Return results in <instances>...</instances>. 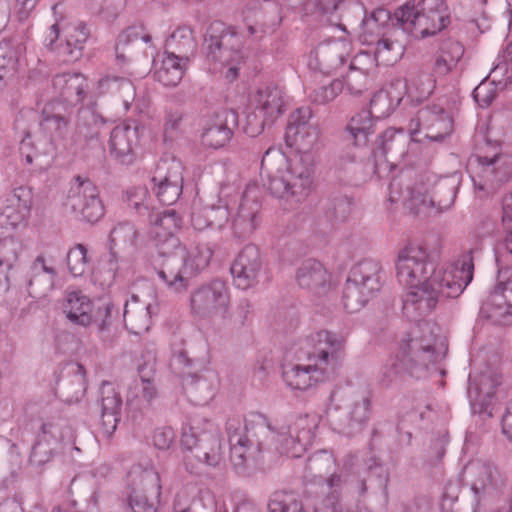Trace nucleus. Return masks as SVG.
<instances>
[{
  "instance_id": "1",
  "label": "nucleus",
  "mask_w": 512,
  "mask_h": 512,
  "mask_svg": "<svg viewBox=\"0 0 512 512\" xmlns=\"http://www.w3.org/2000/svg\"><path fill=\"white\" fill-rule=\"evenodd\" d=\"M318 424L315 417H298L288 427L275 431L266 417L251 412L242 421L238 417L229 418L226 431L230 443V461L236 473L249 476L256 468L263 451L271 448L270 439L275 442V450L292 458L300 457L311 444Z\"/></svg>"
},
{
  "instance_id": "2",
  "label": "nucleus",
  "mask_w": 512,
  "mask_h": 512,
  "mask_svg": "<svg viewBox=\"0 0 512 512\" xmlns=\"http://www.w3.org/2000/svg\"><path fill=\"white\" fill-rule=\"evenodd\" d=\"M480 250L478 244L459 256L446 273H437L430 281L409 286L403 299V313L419 321L428 316L442 299L457 298L473 279V253Z\"/></svg>"
},
{
  "instance_id": "3",
  "label": "nucleus",
  "mask_w": 512,
  "mask_h": 512,
  "mask_svg": "<svg viewBox=\"0 0 512 512\" xmlns=\"http://www.w3.org/2000/svg\"><path fill=\"white\" fill-rule=\"evenodd\" d=\"M315 163L312 153L287 160L280 149L270 147L264 153L260 176L263 186L276 198L291 206L303 202L314 181Z\"/></svg>"
},
{
  "instance_id": "4",
  "label": "nucleus",
  "mask_w": 512,
  "mask_h": 512,
  "mask_svg": "<svg viewBox=\"0 0 512 512\" xmlns=\"http://www.w3.org/2000/svg\"><path fill=\"white\" fill-rule=\"evenodd\" d=\"M438 341L429 323L418 325L402 339L397 355L381 368L380 383L388 387L403 373L415 378L425 377L429 368L444 356Z\"/></svg>"
},
{
  "instance_id": "5",
  "label": "nucleus",
  "mask_w": 512,
  "mask_h": 512,
  "mask_svg": "<svg viewBox=\"0 0 512 512\" xmlns=\"http://www.w3.org/2000/svg\"><path fill=\"white\" fill-rule=\"evenodd\" d=\"M371 413L370 392L362 388L348 387L336 390L331 395L328 415L338 432L347 436L360 433Z\"/></svg>"
},
{
  "instance_id": "6",
  "label": "nucleus",
  "mask_w": 512,
  "mask_h": 512,
  "mask_svg": "<svg viewBox=\"0 0 512 512\" xmlns=\"http://www.w3.org/2000/svg\"><path fill=\"white\" fill-rule=\"evenodd\" d=\"M394 18L402 32L416 38L434 36L451 22L450 13L444 0H420L398 8Z\"/></svg>"
},
{
  "instance_id": "7",
  "label": "nucleus",
  "mask_w": 512,
  "mask_h": 512,
  "mask_svg": "<svg viewBox=\"0 0 512 512\" xmlns=\"http://www.w3.org/2000/svg\"><path fill=\"white\" fill-rule=\"evenodd\" d=\"M243 37L233 28L216 22L210 25L204 42L206 56L221 67L227 68L225 77L233 81L238 77L240 64L243 63Z\"/></svg>"
},
{
  "instance_id": "8",
  "label": "nucleus",
  "mask_w": 512,
  "mask_h": 512,
  "mask_svg": "<svg viewBox=\"0 0 512 512\" xmlns=\"http://www.w3.org/2000/svg\"><path fill=\"white\" fill-rule=\"evenodd\" d=\"M381 265L365 259L354 265L343 289V306L349 313L361 310L381 288Z\"/></svg>"
},
{
  "instance_id": "9",
  "label": "nucleus",
  "mask_w": 512,
  "mask_h": 512,
  "mask_svg": "<svg viewBox=\"0 0 512 512\" xmlns=\"http://www.w3.org/2000/svg\"><path fill=\"white\" fill-rule=\"evenodd\" d=\"M181 443L194 458L216 467L223 459L221 441L215 425L202 417H193L182 431Z\"/></svg>"
},
{
  "instance_id": "10",
  "label": "nucleus",
  "mask_w": 512,
  "mask_h": 512,
  "mask_svg": "<svg viewBox=\"0 0 512 512\" xmlns=\"http://www.w3.org/2000/svg\"><path fill=\"white\" fill-rule=\"evenodd\" d=\"M152 266L168 290L180 293L188 288L191 274L186 265V248L181 242L172 239L168 246L157 249Z\"/></svg>"
},
{
  "instance_id": "11",
  "label": "nucleus",
  "mask_w": 512,
  "mask_h": 512,
  "mask_svg": "<svg viewBox=\"0 0 512 512\" xmlns=\"http://www.w3.org/2000/svg\"><path fill=\"white\" fill-rule=\"evenodd\" d=\"M398 281L406 286L430 281L437 273H446L438 269L436 261L423 246L409 245L399 251L395 263Z\"/></svg>"
},
{
  "instance_id": "12",
  "label": "nucleus",
  "mask_w": 512,
  "mask_h": 512,
  "mask_svg": "<svg viewBox=\"0 0 512 512\" xmlns=\"http://www.w3.org/2000/svg\"><path fill=\"white\" fill-rule=\"evenodd\" d=\"M64 206L76 218L88 223L99 221L105 214L98 187L80 175L71 180Z\"/></svg>"
},
{
  "instance_id": "13",
  "label": "nucleus",
  "mask_w": 512,
  "mask_h": 512,
  "mask_svg": "<svg viewBox=\"0 0 512 512\" xmlns=\"http://www.w3.org/2000/svg\"><path fill=\"white\" fill-rule=\"evenodd\" d=\"M411 135L423 133L431 141L440 142L453 131V119L443 107L432 104L420 108L408 124Z\"/></svg>"
},
{
  "instance_id": "14",
  "label": "nucleus",
  "mask_w": 512,
  "mask_h": 512,
  "mask_svg": "<svg viewBox=\"0 0 512 512\" xmlns=\"http://www.w3.org/2000/svg\"><path fill=\"white\" fill-rule=\"evenodd\" d=\"M345 346L346 338L342 334L321 330L315 334L314 351L308 355L331 378L344 362Z\"/></svg>"
},
{
  "instance_id": "15",
  "label": "nucleus",
  "mask_w": 512,
  "mask_h": 512,
  "mask_svg": "<svg viewBox=\"0 0 512 512\" xmlns=\"http://www.w3.org/2000/svg\"><path fill=\"white\" fill-rule=\"evenodd\" d=\"M229 303V288L224 281L219 279L195 289L190 296L192 312L201 317L225 313Z\"/></svg>"
},
{
  "instance_id": "16",
  "label": "nucleus",
  "mask_w": 512,
  "mask_h": 512,
  "mask_svg": "<svg viewBox=\"0 0 512 512\" xmlns=\"http://www.w3.org/2000/svg\"><path fill=\"white\" fill-rule=\"evenodd\" d=\"M70 122L71 112L59 100H53L44 105L39 125L42 132L50 140L45 154L52 155L57 148L58 142L65 139Z\"/></svg>"
},
{
  "instance_id": "17",
  "label": "nucleus",
  "mask_w": 512,
  "mask_h": 512,
  "mask_svg": "<svg viewBox=\"0 0 512 512\" xmlns=\"http://www.w3.org/2000/svg\"><path fill=\"white\" fill-rule=\"evenodd\" d=\"M410 132L405 133L403 129L389 128L381 136V141L374 152L375 157L378 153L383 156L387 162V165L383 168H392L403 162L409 154V148L411 144ZM382 166L375 164V173L381 175Z\"/></svg>"
},
{
  "instance_id": "18",
  "label": "nucleus",
  "mask_w": 512,
  "mask_h": 512,
  "mask_svg": "<svg viewBox=\"0 0 512 512\" xmlns=\"http://www.w3.org/2000/svg\"><path fill=\"white\" fill-rule=\"evenodd\" d=\"M351 52L352 44L347 38L328 39L316 47L310 65L323 74H330L347 61Z\"/></svg>"
},
{
  "instance_id": "19",
  "label": "nucleus",
  "mask_w": 512,
  "mask_h": 512,
  "mask_svg": "<svg viewBox=\"0 0 512 512\" xmlns=\"http://www.w3.org/2000/svg\"><path fill=\"white\" fill-rule=\"evenodd\" d=\"M263 264L259 248L254 244L246 245L231 265L235 285L243 290L254 286L258 282Z\"/></svg>"
},
{
  "instance_id": "20",
  "label": "nucleus",
  "mask_w": 512,
  "mask_h": 512,
  "mask_svg": "<svg viewBox=\"0 0 512 512\" xmlns=\"http://www.w3.org/2000/svg\"><path fill=\"white\" fill-rule=\"evenodd\" d=\"M252 104L256 112L263 117L251 131L252 135L260 133L264 125L271 124L278 116L284 112V94L277 86H265L259 88L252 96Z\"/></svg>"
},
{
  "instance_id": "21",
  "label": "nucleus",
  "mask_w": 512,
  "mask_h": 512,
  "mask_svg": "<svg viewBox=\"0 0 512 512\" xmlns=\"http://www.w3.org/2000/svg\"><path fill=\"white\" fill-rule=\"evenodd\" d=\"M481 313L496 324H507L512 317V280L500 282L481 307Z\"/></svg>"
},
{
  "instance_id": "22",
  "label": "nucleus",
  "mask_w": 512,
  "mask_h": 512,
  "mask_svg": "<svg viewBox=\"0 0 512 512\" xmlns=\"http://www.w3.org/2000/svg\"><path fill=\"white\" fill-rule=\"evenodd\" d=\"M298 286L315 296L327 294L331 286L330 274L324 265L315 260L307 259L296 271Z\"/></svg>"
},
{
  "instance_id": "23",
  "label": "nucleus",
  "mask_w": 512,
  "mask_h": 512,
  "mask_svg": "<svg viewBox=\"0 0 512 512\" xmlns=\"http://www.w3.org/2000/svg\"><path fill=\"white\" fill-rule=\"evenodd\" d=\"M282 378L294 390H307L317 382L330 376L320 370V366L308 355L306 364H289L283 367Z\"/></svg>"
},
{
  "instance_id": "24",
  "label": "nucleus",
  "mask_w": 512,
  "mask_h": 512,
  "mask_svg": "<svg viewBox=\"0 0 512 512\" xmlns=\"http://www.w3.org/2000/svg\"><path fill=\"white\" fill-rule=\"evenodd\" d=\"M255 192V188L248 187L245 190L232 220L234 234L239 238L249 237L257 228V215L261 205Z\"/></svg>"
},
{
  "instance_id": "25",
  "label": "nucleus",
  "mask_w": 512,
  "mask_h": 512,
  "mask_svg": "<svg viewBox=\"0 0 512 512\" xmlns=\"http://www.w3.org/2000/svg\"><path fill=\"white\" fill-rule=\"evenodd\" d=\"M149 222L150 233L155 241L156 249L168 246L172 239L180 242L175 234L181 228L182 218L174 209L152 212L149 215Z\"/></svg>"
},
{
  "instance_id": "26",
  "label": "nucleus",
  "mask_w": 512,
  "mask_h": 512,
  "mask_svg": "<svg viewBox=\"0 0 512 512\" xmlns=\"http://www.w3.org/2000/svg\"><path fill=\"white\" fill-rule=\"evenodd\" d=\"M138 142V129L129 124L117 125L110 135V154L119 163L130 165L135 160V147Z\"/></svg>"
},
{
  "instance_id": "27",
  "label": "nucleus",
  "mask_w": 512,
  "mask_h": 512,
  "mask_svg": "<svg viewBox=\"0 0 512 512\" xmlns=\"http://www.w3.org/2000/svg\"><path fill=\"white\" fill-rule=\"evenodd\" d=\"M55 95L68 105H77L86 98L88 83L86 77L78 72H65L52 78Z\"/></svg>"
},
{
  "instance_id": "28",
  "label": "nucleus",
  "mask_w": 512,
  "mask_h": 512,
  "mask_svg": "<svg viewBox=\"0 0 512 512\" xmlns=\"http://www.w3.org/2000/svg\"><path fill=\"white\" fill-rule=\"evenodd\" d=\"M56 277L57 271L55 268L47 264L43 255L37 256L29 269L28 294L35 299L45 297L54 288Z\"/></svg>"
},
{
  "instance_id": "29",
  "label": "nucleus",
  "mask_w": 512,
  "mask_h": 512,
  "mask_svg": "<svg viewBox=\"0 0 512 512\" xmlns=\"http://www.w3.org/2000/svg\"><path fill=\"white\" fill-rule=\"evenodd\" d=\"M142 490L134 489L129 495V507L132 512H157L155 503L148 500V495L158 499L161 494L159 474L155 471H144L140 476Z\"/></svg>"
},
{
  "instance_id": "30",
  "label": "nucleus",
  "mask_w": 512,
  "mask_h": 512,
  "mask_svg": "<svg viewBox=\"0 0 512 512\" xmlns=\"http://www.w3.org/2000/svg\"><path fill=\"white\" fill-rule=\"evenodd\" d=\"M101 424L104 432L110 436L117 428L121 417L122 398L115 387L104 382L100 389Z\"/></svg>"
},
{
  "instance_id": "31",
  "label": "nucleus",
  "mask_w": 512,
  "mask_h": 512,
  "mask_svg": "<svg viewBox=\"0 0 512 512\" xmlns=\"http://www.w3.org/2000/svg\"><path fill=\"white\" fill-rule=\"evenodd\" d=\"M63 312L72 324L87 327L92 323L93 303L82 292L73 291L67 294Z\"/></svg>"
},
{
  "instance_id": "32",
  "label": "nucleus",
  "mask_w": 512,
  "mask_h": 512,
  "mask_svg": "<svg viewBox=\"0 0 512 512\" xmlns=\"http://www.w3.org/2000/svg\"><path fill=\"white\" fill-rule=\"evenodd\" d=\"M464 52L462 43L451 38L445 39L436 54L433 72L439 76H445L456 70Z\"/></svg>"
},
{
  "instance_id": "33",
  "label": "nucleus",
  "mask_w": 512,
  "mask_h": 512,
  "mask_svg": "<svg viewBox=\"0 0 512 512\" xmlns=\"http://www.w3.org/2000/svg\"><path fill=\"white\" fill-rule=\"evenodd\" d=\"M501 157L498 154L492 157L478 156L479 182L473 178L475 187L484 190L487 186H494L508 180V170L500 166Z\"/></svg>"
},
{
  "instance_id": "34",
  "label": "nucleus",
  "mask_w": 512,
  "mask_h": 512,
  "mask_svg": "<svg viewBox=\"0 0 512 512\" xmlns=\"http://www.w3.org/2000/svg\"><path fill=\"white\" fill-rule=\"evenodd\" d=\"M324 482L328 492L323 498L321 505L316 507L314 512H344L341 503V494L344 485L348 481V474L344 469L326 475Z\"/></svg>"
},
{
  "instance_id": "35",
  "label": "nucleus",
  "mask_w": 512,
  "mask_h": 512,
  "mask_svg": "<svg viewBox=\"0 0 512 512\" xmlns=\"http://www.w3.org/2000/svg\"><path fill=\"white\" fill-rule=\"evenodd\" d=\"M151 305L140 302L139 297L132 295L124 307V323L133 334H141L148 330L151 319Z\"/></svg>"
},
{
  "instance_id": "36",
  "label": "nucleus",
  "mask_w": 512,
  "mask_h": 512,
  "mask_svg": "<svg viewBox=\"0 0 512 512\" xmlns=\"http://www.w3.org/2000/svg\"><path fill=\"white\" fill-rule=\"evenodd\" d=\"M98 89L101 94L110 95L115 101L128 110L135 99V88L133 83L124 77L106 76L99 80Z\"/></svg>"
},
{
  "instance_id": "37",
  "label": "nucleus",
  "mask_w": 512,
  "mask_h": 512,
  "mask_svg": "<svg viewBox=\"0 0 512 512\" xmlns=\"http://www.w3.org/2000/svg\"><path fill=\"white\" fill-rule=\"evenodd\" d=\"M374 133V116L368 110H362L353 116L345 131V140L357 148L365 147L368 137Z\"/></svg>"
},
{
  "instance_id": "38",
  "label": "nucleus",
  "mask_w": 512,
  "mask_h": 512,
  "mask_svg": "<svg viewBox=\"0 0 512 512\" xmlns=\"http://www.w3.org/2000/svg\"><path fill=\"white\" fill-rule=\"evenodd\" d=\"M228 217V203L220 199L218 205H206L199 211L193 212L192 224L197 230L207 227L220 229L227 222Z\"/></svg>"
},
{
  "instance_id": "39",
  "label": "nucleus",
  "mask_w": 512,
  "mask_h": 512,
  "mask_svg": "<svg viewBox=\"0 0 512 512\" xmlns=\"http://www.w3.org/2000/svg\"><path fill=\"white\" fill-rule=\"evenodd\" d=\"M188 61H182L168 52H164V57L160 64H156L154 76L157 81L164 86H176L182 80Z\"/></svg>"
},
{
  "instance_id": "40",
  "label": "nucleus",
  "mask_w": 512,
  "mask_h": 512,
  "mask_svg": "<svg viewBox=\"0 0 512 512\" xmlns=\"http://www.w3.org/2000/svg\"><path fill=\"white\" fill-rule=\"evenodd\" d=\"M390 19V12L384 8H378L368 16L365 13L360 26L362 41L367 44H374L379 38L386 36L383 30Z\"/></svg>"
},
{
  "instance_id": "41",
  "label": "nucleus",
  "mask_w": 512,
  "mask_h": 512,
  "mask_svg": "<svg viewBox=\"0 0 512 512\" xmlns=\"http://www.w3.org/2000/svg\"><path fill=\"white\" fill-rule=\"evenodd\" d=\"M166 52L180 57L182 61H189V57L196 51V41L189 27H178L166 40Z\"/></svg>"
},
{
  "instance_id": "42",
  "label": "nucleus",
  "mask_w": 512,
  "mask_h": 512,
  "mask_svg": "<svg viewBox=\"0 0 512 512\" xmlns=\"http://www.w3.org/2000/svg\"><path fill=\"white\" fill-rule=\"evenodd\" d=\"M228 121L235 125L237 115L232 111L225 112L224 122H217L203 131L202 143L214 149L223 147L232 137V128L228 126Z\"/></svg>"
},
{
  "instance_id": "43",
  "label": "nucleus",
  "mask_w": 512,
  "mask_h": 512,
  "mask_svg": "<svg viewBox=\"0 0 512 512\" xmlns=\"http://www.w3.org/2000/svg\"><path fill=\"white\" fill-rule=\"evenodd\" d=\"M400 33L398 28L392 27L390 36H384L374 42L376 44L375 58L378 62L385 65H392L401 59L405 52V44L398 40L393 39L392 36Z\"/></svg>"
},
{
  "instance_id": "44",
  "label": "nucleus",
  "mask_w": 512,
  "mask_h": 512,
  "mask_svg": "<svg viewBox=\"0 0 512 512\" xmlns=\"http://www.w3.org/2000/svg\"><path fill=\"white\" fill-rule=\"evenodd\" d=\"M137 238V230L130 222H123L116 225L110 232V258L109 270L115 274L117 270V253L114 248L117 246H132Z\"/></svg>"
},
{
  "instance_id": "45",
  "label": "nucleus",
  "mask_w": 512,
  "mask_h": 512,
  "mask_svg": "<svg viewBox=\"0 0 512 512\" xmlns=\"http://www.w3.org/2000/svg\"><path fill=\"white\" fill-rule=\"evenodd\" d=\"M501 384L500 377L492 373H483L470 382L468 393L471 399L480 405H487L494 397L497 387Z\"/></svg>"
},
{
  "instance_id": "46",
  "label": "nucleus",
  "mask_w": 512,
  "mask_h": 512,
  "mask_svg": "<svg viewBox=\"0 0 512 512\" xmlns=\"http://www.w3.org/2000/svg\"><path fill=\"white\" fill-rule=\"evenodd\" d=\"M364 14L365 8L362 4L344 0L336 15L330 18V25H335L343 31H347V26H349L356 31L361 26Z\"/></svg>"
},
{
  "instance_id": "47",
  "label": "nucleus",
  "mask_w": 512,
  "mask_h": 512,
  "mask_svg": "<svg viewBox=\"0 0 512 512\" xmlns=\"http://www.w3.org/2000/svg\"><path fill=\"white\" fill-rule=\"evenodd\" d=\"M286 141L290 146H296L301 154L311 153L318 142L320 131L317 125L300 128L286 127Z\"/></svg>"
},
{
  "instance_id": "48",
  "label": "nucleus",
  "mask_w": 512,
  "mask_h": 512,
  "mask_svg": "<svg viewBox=\"0 0 512 512\" xmlns=\"http://www.w3.org/2000/svg\"><path fill=\"white\" fill-rule=\"evenodd\" d=\"M214 254L213 245L207 241H195L189 250L186 249V265L189 274L204 270L210 263Z\"/></svg>"
},
{
  "instance_id": "49",
  "label": "nucleus",
  "mask_w": 512,
  "mask_h": 512,
  "mask_svg": "<svg viewBox=\"0 0 512 512\" xmlns=\"http://www.w3.org/2000/svg\"><path fill=\"white\" fill-rule=\"evenodd\" d=\"M183 171L184 167L179 159L175 157H164L157 164L152 182H171L172 184L183 185Z\"/></svg>"
},
{
  "instance_id": "50",
  "label": "nucleus",
  "mask_w": 512,
  "mask_h": 512,
  "mask_svg": "<svg viewBox=\"0 0 512 512\" xmlns=\"http://www.w3.org/2000/svg\"><path fill=\"white\" fill-rule=\"evenodd\" d=\"M18 63V49L10 40L0 41V87L14 78Z\"/></svg>"
},
{
  "instance_id": "51",
  "label": "nucleus",
  "mask_w": 512,
  "mask_h": 512,
  "mask_svg": "<svg viewBox=\"0 0 512 512\" xmlns=\"http://www.w3.org/2000/svg\"><path fill=\"white\" fill-rule=\"evenodd\" d=\"M457 183L451 178H442L434 183L431 189V199L435 202L436 212L449 209L456 198Z\"/></svg>"
},
{
  "instance_id": "52",
  "label": "nucleus",
  "mask_w": 512,
  "mask_h": 512,
  "mask_svg": "<svg viewBox=\"0 0 512 512\" xmlns=\"http://www.w3.org/2000/svg\"><path fill=\"white\" fill-rule=\"evenodd\" d=\"M335 466L333 455L325 450L312 454L306 461V477L311 480L323 479Z\"/></svg>"
},
{
  "instance_id": "53",
  "label": "nucleus",
  "mask_w": 512,
  "mask_h": 512,
  "mask_svg": "<svg viewBox=\"0 0 512 512\" xmlns=\"http://www.w3.org/2000/svg\"><path fill=\"white\" fill-rule=\"evenodd\" d=\"M409 198L406 201L407 208L418 216H431L436 214L435 202L424 190L423 186H416L409 191Z\"/></svg>"
},
{
  "instance_id": "54",
  "label": "nucleus",
  "mask_w": 512,
  "mask_h": 512,
  "mask_svg": "<svg viewBox=\"0 0 512 512\" xmlns=\"http://www.w3.org/2000/svg\"><path fill=\"white\" fill-rule=\"evenodd\" d=\"M194 363L195 360L189 357L188 351L186 349L175 351L170 361V366L176 375L182 378H191V392L196 389L197 385L206 386V382L202 381L199 377H196L197 381L194 383V376L191 372V368L194 366Z\"/></svg>"
},
{
  "instance_id": "55",
  "label": "nucleus",
  "mask_w": 512,
  "mask_h": 512,
  "mask_svg": "<svg viewBox=\"0 0 512 512\" xmlns=\"http://www.w3.org/2000/svg\"><path fill=\"white\" fill-rule=\"evenodd\" d=\"M101 123L95 113L90 109L79 111L76 132L79 137L89 142L98 138Z\"/></svg>"
},
{
  "instance_id": "56",
  "label": "nucleus",
  "mask_w": 512,
  "mask_h": 512,
  "mask_svg": "<svg viewBox=\"0 0 512 512\" xmlns=\"http://www.w3.org/2000/svg\"><path fill=\"white\" fill-rule=\"evenodd\" d=\"M68 432L69 428L67 426V421L58 416L43 422L39 435L48 442L58 445L65 439Z\"/></svg>"
},
{
  "instance_id": "57",
  "label": "nucleus",
  "mask_w": 512,
  "mask_h": 512,
  "mask_svg": "<svg viewBox=\"0 0 512 512\" xmlns=\"http://www.w3.org/2000/svg\"><path fill=\"white\" fill-rule=\"evenodd\" d=\"M142 40L146 43L151 41V36L144 32V28L142 26H131L125 29L119 36L116 43V57L119 60H125V47Z\"/></svg>"
},
{
  "instance_id": "58",
  "label": "nucleus",
  "mask_w": 512,
  "mask_h": 512,
  "mask_svg": "<svg viewBox=\"0 0 512 512\" xmlns=\"http://www.w3.org/2000/svg\"><path fill=\"white\" fill-rule=\"evenodd\" d=\"M408 87H411L410 97L424 99L432 94L435 88V80L429 73L419 72L410 77Z\"/></svg>"
},
{
  "instance_id": "59",
  "label": "nucleus",
  "mask_w": 512,
  "mask_h": 512,
  "mask_svg": "<svg viewBox=\"0 0 512 512\" xmlns=\"http://www.w3.org/2000/svg\"><path fill=\"white\" fill-rule=\"evenodd\" d=\"M114 306L111 303H104L92 312V323L97 326L98 333L103 341H111L110 327L112 324V311Z\"/></svg>"
},
{
  "instance_id": "60",
  "label": "nucleus",
  "mask_w": 512,
  "mask_h": 512,
  "mask_svg": "<svg viewBox=\"0 0 512 512\" xmlns=\"http://www.w3.org/2000/svg\"><path fill=\"white\" fill-rule=\"evenodd\" d=\"M87 252L82 244H76L68 251L67 266L73 276H82L86 272L89 263Z\"/></svg>"
},
{
  "instance_id": "61",
  "label": "nucleus",
  "mask_w": 512,
  "mask_h": 512,
  "mask_svg": "<svg viewBox=\"0 0 512 512\" xmlns=\"http://www.w3.org/2000/svg\"><path fill=\"white\" fill-rule=\"evenodd\" d=\"M396 102L390 97V94L380 90L376 92L370 100V109L368 110L376 119L385 118L390 115L396 106Z\"/></svg>"
},
{
  "instance_id": "62",
  "label": "nucleus",
  "mask_w": 512,
  "mask_h": 512,
  "mask_svg": "<svg viewBox=\"0 0 512 512\" xmlns=\"http://www.w3.org/2000/svg\"><path fill=\"white\" fill-rule=\"evenodd\" d=\"M344 0H309L306 6V15H317L320 18L326 17L330 24V18L334 17Z\"/></svg>"
},
{
  "instance_id": "63",
  "label": "nucleus",
  "mask_w": 512,
  "mask_h": 512,
  "mask_svg": "<svg viewBox=\"0 0 512 512\" xmlns=\"http://www.w3.org/2000/svg\"><path fill=\"white\" fill-rule=\"evenodd\" d=\"M344 81L346 89L351 95H361L363 92L367 91L369 87L368 74L364 70L355 68L352 65Z\"/></svg>"
},
{
  "instance_id": "64",
  "label": "nucleus",
  "mask_w": 512,
  "mask_h": 512,
  "mask_svg": "<svg viewBox=\"0 0 512 512\" xmlns=\"http://www.w3.org/2000/svg\"><path fill=\"white\" fill-rule=\"evenodd\" d=\"M344 88L341 80L335 79L327 85H322L312 91L310 99L313 103L324 105L333 101Z\"/></svg>"
}]
</instances>
